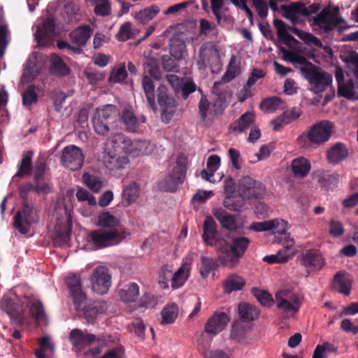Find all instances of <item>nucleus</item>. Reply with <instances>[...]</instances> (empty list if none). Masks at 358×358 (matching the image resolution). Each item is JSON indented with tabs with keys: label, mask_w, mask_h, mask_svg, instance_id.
Wrapping results in <instances>:
<instances>
[{
	"label": "nucleus",
	"mask_w": 358,
	"mask_h": 358,
	"mask_svg": "<svg viewBox=\"0 0 358 358\" xmlns=\"http://www.w3.org/2000/svg\"><path fill=\"white\" fill-rule=\"evenodd\" d=\"M250 240L244 236L234 237L231 242L223 240L220 242L218 260L224 266L234 268L245 253Z\"/></svg>",
	"instance_id": "nucleus-1"
},
{
	"label": "nucleus",
	"mask_w": 358,
	"mask_h": 358,
	"mask_svg": "<svg viewBox=\"0 0 358 358\" xmlns=\"http://www.w3.org/2000/svg\"><path fill=\"white\" fill-rule=\"evenodd\" d=\"M334 129V124L327 120L319 121L300 134L296 141L299 146L303 148L311 145H321L327 142Z\"/></svg>",
	"instance_id": "nucleus-2"
},
{
	"label": "nucleus",
	"mask_w": 358,
	"mask_h": 358,
	"mask_svg": "<svg viewBox=\"0 0 358 358\" xmlns=\"http://www.w3.org/2000/svg\"><path fill=\"white\" fill-rule=\"evenodd\" d=\"M144 71L145 74L142 78V87L147 100L148 107L157 112L158 110L157 105L155 102V85L153 79L155 80H159L162 78V73L159 69L158 59L148 57H145L144 62Z\"/></svg>",
	"instance_id": "nucleus-3"
},
{
	"label": "nucleus",
	"mask_w": 358,
	"mask_h": 358,
	"mask_svg": "<svg viewBox=\"0 0 358 358\" xmlns=\"http://www.w3.org/2000/svg\"><path fill=\"white\" fill-rule=\"evenodd\" d=\"M128 235L124 229H96L90 231L87 242L90 249L97 250L119 244Z\"/></svg>",
	"instance_id": "nucleus-4"
},
{
	"label": "nucleus",
	"mask_w": 358,
	"mask_h": 358,
	"mask_svg": "<svg viewBox=\"0 0 358 358\" xmlns=\"http://www.w3.org/2000/svg\"><path fill=\"white\" fill-rule=\"evenodd\" d=\"M117 120V112L115 106L106 105L102 108L96 109L92 117L94 131L100 136H106L110 130L115 127Z\"/></svg>",
	"instance_id": "nucleus-5"
},
{
	"label": "nucleus",
	"mask_w": 358,
	"mask_h": 358,
	"mask_svg": "<svg viewBox=\"0 0 358 358\" xmlns=\"http://www.w3.org/2000/svg\"><path fill=\"white\" fill-rule=\"evenodd\" d=\"M187 157L180 154L176 159V166L169 176L159 182V188L168 192H175L179 185L183 183L186 178Z\"/></svg>",
	"instance_id": "nucleus-6"
},
{
	"label": "nucleus",
	"mask_w": 358,
	"mask_h": 358,
	"mask_svg": "<svg viewBox=\"0 0 358 358\" xmlns=\"http://www.w3.org/2000/svg\"><path fill=\"white\" fill-rule=\"evenodd\" d=\"M40 211L28 202L22 203L21 208L14 216L15 228L22 234H27L33 224L39 220Z\"/></svg>",
	"instance_id": "nucleus-7"
},
{
	"label": "nucleus",
	"mask_w": 358,
	"mask_h": 358,
	"mask_svg": "<svg viewBox=\"0 0 358 358\" xmlns=\"http://www.w3.org/2000/svg\"><path fill=\"white\" fill-rule=\"evenodd\" d=\"M304 78L313 85L315 92H321L332 83V76L320 69L310 62L307 66L299 67Z\"/></svg>",
	"instance_id": "nucleus-8"
},
{
	"label": "nucleus",
	"mask_w": 358,
	"mask_h": 358,
	"mask_svg": "<svg viewBox=\"0 0 358 358\" xmlns=\"http://www.w3.org/2000/svg\"><path fill=\"white\" fill-rule=\"evenodd\" d=\"M275 301L277 308L282 312L284 319L289 318L296 314L301 302L299 296L289 289H282L276 292Z\"/></svg>",
	"instance_id": "nucleus-9"
},
{
	"label": "nucleus",
	"mask_w": 358,
	"mask_h": 358,
	"mask_svg": "<svg viewBox=\"0 0 358 358\" xmlns=\"http://www.w3.org/2000/svg\"><path fill=\"white\" fill-rule=\"evenodd\" d=\"M157 97L161 110L162 120L165 123H169L176 112L175 99L169 95L167 87L162 84L157 87Z\"/></svg>",
	"instance_id": "nucleus-10"
},
{
	"label": "nucleus",
	"mask_w": 358,
	"mask_h": 358,
	"mask_svg": "<svg viewBox=\"0 0 358 358\" xmlns=\"http://www.w3.org/2000/svg\"><path fill=\"white\" fill-rule=\"evenodd\" d=\"M115 151H122L125 154L138 156L141 152L139 143L132 141L122 133L113 134L108 139Z\"/></svg>",
	"instance_id": "nucleus-11"
},
{
	"label": "nucleus",
	"mask_w": 358,
	"mask_h": 358,
	"mask_svg": "<svg viewBox=\"0 0 358 358\" xmlns=\"http://www.w3.org/2000/svg\"><path fill=\"white\" fill-rule=\"evenodd\" d=\"M92 289L99 294L107 293L111 285V276L106 267H96L90 277Z\"/></svg>",
	"instance_id": "nucleus-12"
},
{
	"label": "nucleus",
	"mask_w": 358,
	"mask_h": 358,
	"mask_svg": "<svg viewBox=\"0 0 358 358\" xmlns=\"http://www.w3.org/2000/svg\"><path fill=\"white\" fill-rule=\"evenodd\" d=\"M61 159L65 167L76 171L83 166L84 155L80 148L74 145H71L63 149Z\"/></svg>",
	"instance_id": "nucleus-13"
},
{
	"label": "nucleus",
	"mask_w": 358,
	"mask_h": 358,
	"mask_svg": "<svg viewBox=\"0 0 358 358\" xmlns=\"http://www.w3.org/2000/svg\"><path fill=\"white\" fill-rule=\"evenodd\" d=\"M65 282L70 291L76 309H79L87 299L82 289L80 278L74 274L69 275L66 278Z\"/></svg>",
	"instance_id": "nucleus-14"
},
{
	"label": "nucleus",
	"mask_w": 358,
	"mask_h": 358,
	"mask_svg": "<svg viewBox=\"0 0 358 358\" xmlns=\"http://www.w3.org/2000/svg\"><path fill=\"white\" fill-rule=\"evenodd\" d=\"M229 318L224 312H215L205 324V332L210 335H217L227 327Z\"/></svg>",
	"instance_id": "nucleus-15"
},
{
	"label": "nucleus",
	"mask_w": 358,
	"mask_h": 358,
	"mask_svg": "<svg viewBox=\"0 0 358 358\" xmlns=\"http://www.w3.org/2000/svg\"><path fill=\"white\" fill-rule=\"evenodd\" d=\"M273 25L276 29L277 35L280 41L286 45H289L290 42L296 41L294 37L287 32L288 31L295 34L299 38L303 32V31H300L294 27L287 26L282 20L277 18L273 20Z\"/></svg>",
	"instance_id": "nucleus-16"
},
{
	"label": "nucleus",
	"mask_w": 358,
	"mask_h": 358,
	"mask_svg": "<svg viewBox=\"0 0 358 358\" xmlns=\"http://www.w3.org/2000/svg\"><path fill=\"white\" fill-rule=\"evenodd\" d=\"M55 21L53 16H48L43 22L42 25L37 27L36 38L38 43L48 41L56 35Z\"/></svg>",
	"instance_id": "nucleus-17"
},
{
	"label": "nucleus",
	"mask_w": 358,
	"mask_h": 358,
	"mask_svg": "<svg viewBox=\"0 0 358 358\" xmlns=\"http://www.w3.org/2000/svg\"><path fill=\"white\" fill-rule=\"evenodd\" d=\"M103 162L107 169L115 171L124 169L129 163V159L127 156L116 154L115 151L106 150L103 155Z\"/></svg>",
	"instance_id": "nucleus-18"
},
{
	"label": "nucleus",
	"mask_w": 358,
	"mask_h": 358,
	"mask_svg": "<svg viewBox=\"0 0 358 358\" xmlns=\"http://www.w3.org/2000/svg\"><path fill=\"white\" fill-rule=\"evenodd\" d=\"M72 345L78 348L83 349L86 345L92 344L96 341H99L100 338H96L92 334H87L78 329H73L69 335Z\"/></svg>",
	"instance_id": "nucleus-19"
},
{
	"label": "nucleus",
	"mask_w": 358,
	"mask_h": 358,
	"mask_svg": "<svg viewBox=\"0 0 358 358\" xmlns=\"http://www.w3.org/2000/svg\"><path fill=\"white\" fill-rule=\"evenodd\" d=\"M302 264L313 271L320 270L324 264L321 254L316 250H306L301 257Z\"/></svg>",
	"instance_id": "nucleus-20"
},
{
	"label": "nucleus",
	"mask_w": 358,
	"mask_h": 358,
	"mask_svg": "<svg viewBox=\"0 0 358 358\" xmlns=\"http://www.w3.org/2000/svg\"><path fill=\"white\" fill-rule=\"evenodd\" d=\"M216 45L212 42L204 43L200 48L196 64L199 69H205L211 59L217 55Z\"/></svg>",
	"instance_id": "nucleus-21"
},
{
	"label": "nucleus",
	"mask_w": 358,
	"mask_h": 358,
	"mask_svg": "<svg viewBox=\"0 0 358 358\" xmlns=\"http://www.w3.org/2000/svg\"><path fill=\"white\" fill-rule=\"evenodd\" d=\"M1 309L6 312L10 319L19 323H23L26 318L22 310L19 309L15 302L9 298H3L0 303Z\"/></svg>",
	"instance_id": "nucleus-22"
},
{
	"label": "nucleus",
	"mask_w": 358,
	"mask_h": 358,
	"mask_svg": "<svg viewBox=\"0 0 358 358\" xmlns=\"http://www.w3.org/2000/svg\"><path fill=\"white\" fill-rule=\"evenodd\" d=\"M326 156L330 164H337L348 157V150L344 143L338 142L327 151Z\"/></svg>",
	"instance_id": "nucleus-23"
},
{
	"label": "nucleus",
	"mask_w": 358,
	"mask_h": 358,
	"mask_svg": "<svg viewBox=\"0 0 358 358\" xmlns=\"http://www.w3.org/2000/svg\"><path fill=\"white\" fill-rule=\"evenodd\" d=\"M217 236V224L213 218L207 216L203 222L202 238L208 245H213Z\"/></svg>",
	"instance_id": "nucleus-24"
},
{
	"label": "nucleus",
	"mask_w": 358,
	"mask_h": 358,
	"mask_svg": "<svg viewBox=\"0 0 358 358\" xmlns=\"http://www.w3.org/2000/svg\"><path fill=\"white\" fill-rule=\"evenodd\" d=\"M92 29L89 24L79 26L69 33L72 42L78 46H85L91 37Z\"/></svg>",
	"instance_id": "nucleus-25"
},
{
	"label": "nucleus",
	"mask_w": 358,
	"mask_h": 358,
	"mask_svg": "<svg viewBox=\"0 0 358 358\" xmlns=\"http://www.w3.org/2000/svg\"><path fill=\"white\" fill-rule=\"evenodd\" d=\"M215 217L220 222L222 228L229 231H234L237 228L236 220L234 215L229 213L223 208H215L213 210Z\"/></svg>",
	"instance_id": "nucleus-26"
},
{
	"label": "nucleus",
	"mask_w": 358,
	"mask_h": 358,
	"mask_svg": "<svg viewBox=\"0 0 358 358\" xmlns=\"http://www.w3.org/2000/svg\"><path fill=\"white\" fill-rule=\"evenodd\" d=\"M121 120L127 131L135 133L138 131L141 122H145V117L143 116L141 120H138L132 111L124 110L121 115Z\"/></svg>",
	"instance_id": "nucleus-27"
},
{
	"label": "nucleus",
	"mask_w": 358,
	"mask_h": 358,
	"mask_svg": "<svg viewBox=\"0 0 358 358\" xmlns=\"http://www.w3.org/2000/svg\"><path fill=\"white\" fill-rule=\"evenodd\" d=\"M333 288L338 292L348 296L351 291V281L345 272H337L333 280Z\"/></svg>",
	"instance_id": "nucleus-28"
},
{
	"label": "nucleus",
	"mask_w": 358,
	"mask_h": 358,
	"mask_svg": "<svg viewBox=\"0 0 358 358\" xmlns=\"http://www.w3.org/2000/svg\"><path fill=\"white\" fill-rule=\"evenodd\" d=\"M291 169L295 177L304 178L309 173L311 165L307 158L299 157L292 161Z\"/></svg>",
	"instance_id": "nucleus-29"
},
{
	"label": "nucleus",
	"mask_w": 358,
	"mask_h": 358,
	"mask_svg": "<svg viewBox=\"0 0 358 358\" xmlns=\"http://www.w3.org/2000/svg\"><path fill=\"white\" fill-rule=\"evenodd\" d=\"M330 11L328 8H324L319 14L313 18V24L322 29L325 33L333 29V26L338 24V22L329 20Z\"/></svg>",
	"instance_id": "nucleus-30"
},
{
	"label": "nucleus",
	"mask_w": 358,
	"mask_h": 358,
	"mask_svg": "<svg viewBox=\"0 0 358 358\" xmlns=\"http://www.w3.org/2000/svg\"><path fill=\"white\" fill-rule=\"evenodd\" d=\"M245 285L244 278L236 273L230 274L223 282L224 292L231 294L233 292L243 289Z\"/></svg>",
	"instance_id": "nucleus-31"
},
{
	"label": "nucleus",
	"mask_w": 358,
	"mask_h": 358,
	"mask_svg": "<svg viewBox=\"0 0 358 358\" xmlns=\"http://www.w3.org/2000/svg\"><path fill=\"white\" fill-rule=\"evenodd\" d=\"M119 295L124 303L134 302L139 296V287L136 282H129L120 290Z\"/></svg>",
	"instance_id": "nucleus-32"
},
{
	"label": "nucleus",
	"mask_w": 358,
	"mask_h": 358,
	"mask_svg": "<svg viewBox=\"0 0 358 358\" xmlns=\"http://www.w3.org/2000/svg\"><path fill=\"white\" fill-rule=\"evenodd\" d=\"M139 196V188L136 182H132L126 186L122 191V204L129 206L134 203Z\"/></svg>",
	"instance_id": "nucleus-33"
},
{
	"label": "nucleus",
	"mask_w": 358,
	"mask_h": 358,
	"mask_svg": "<svg viewBox=\"0 0 358 358\" xmlns=\"http://www.w3.org/2000/svg\"><path fill=\"white\" fill-rule=\"evenodd\" d=\"M238 315L243 321L250 322L257 318L259 311L255 306L247 303H241L238 306Z\"/></svg>",
	"instance_id": "nucleus-34"
},
{
	"label": "nucleus",
	"mask_w": 358,
	"mask_h": 358,
	"mask_svg": "<svg viewBox=\"0 0 358 358\" xmlns=\"http://www.w3.org/2000/svg\"><path fill=\"white\" fill-rule=\"evenodd\" d=\"M255 117L253 112H246L233 123L231 128L234 131L239 133L243 132L254 122Z\"/></svg>",
	"instance_id": "nucleus-35"
},
{
	"label": "nucleus",
	"mask_w": 358,
	"mask_h": 358,
	"mask_svg": "<svg viewBox=\"0 0 358 358\" xmlns=\"http://www.w3.org/2000/svg\"><path fill=\"white\" fill-rule=\"evenodd\" d=\"M339 182V175L338 173L329 174L324 171L320 172L318 175V182L322 187L327 189L336 188Z\"/></svg>",
	"instance_id": "nucleus-36"
},
{
	"label": "nucleus",
	"mask_w": 358,
	"mask_h": 358,
	"mask_svg": "<svg viewBox=\"0 0 358 358\" xmlns=\"http://www.w3.org/2000/svg\"><path fill=\"white\" fill-rule=\"evenodd\" d=\"M50 62V71L53 74L61 76H65L69 74L70 69L59 56L52 55Z\"/></svg>",
	"instance_id": "nucleus-37"
},
{
	"label": "nucleus",
	"mask_w": 358,
	"mask_h": 358,
	"mask_svg": "<svg viewBox=\"0 0 358 358\" xmlns=\"http://www.w3.org/2000/svg\"><path fill=\"white\" fill-rule=\"evenodd\" d=\"M189 265L183 264L180 268L174 273H172L171 287L173 289L181 287L188 278Z\"/></svg>",
	"instance_id": "nucleus-38"
},
{
	"label": "nucleus",
	"mask_w": 358,
	"mask_h": 358,
	"mask_svg": "<svg viewBox=\"0 0 358 358\" xmlns=\"http://www.w3.org/2000/svg\"><path fill=\"white\" fill-rule=\"evenodd\" d=\"M31 317L36 321H41L45 317L44 307L41 301L34 299L27 304Z\"/></svg>",
	"instance_id": "nucleus-39"
},
{
	"label": "nucleus",
	"mask_w": 358,
	"mask_h": 358,
	"mask_svg": "<svg viewBox=\"0 0 358 358\" xmlns=\"http://www.w3.org/2000/svg\"><path fill=\"white\" fill-rule=\"evenodd\" d=\"M280 52L282 54V59L292 64H299L307 66L310 62L305 57L294 52L289 51L282 46L278 47Z\"/></svg>",
	"instance_id": "nucleus-40"
},
{
	"label": "nucleus",
	"mask_w": 358,
	"mask_h": 358,
	"mask_svg": "<svg viewBox=\"0 0 358 358\" xmlns=\"http://www.w3.org/2000/svg\"><path fill=\"white\" fill-rule=\"evenodd\" d=\"M170 54L176 59H181L186 50L185 42L179 38H173L169 44Z\"/></svg>",
	"instance_id": "nucleus-41"
},
{
	"label": "nucleus",
	"mask_w": 358,
	"mask_h": 358,
	"mask_svg": "<svg viewBox=\"0 0 358 358\" xmlns=\"http://www.w3.org/2000/svg\"><path fill=\"white\" fill-rule=\"evenodd\" d=\"M162 324H172L175 322L178 315V308L176 304L166 305L161 313Z\"/></svg>",
	"instance_id": "nucleus-42"
},
{
	"label": "nucleus",
	"mask_w": 358,
	"mask_h": 358,
	"mask_svg": "<svg viewBox=\"0 0 358 358\" xmlns=\"http://www.w3.org/2000/svg\"><path fill=\"white\" fill-rule=\"evenodd\" d=\"M159 12V8L157 6H152L151 7L146 8L141 10L136 15V20L142 24H146L150 20L153 19Z\"/></svg>",
	"instance_id": "nucleus-43"
},
{
	"label": "nucleus",
	"mask_w": 358,
	"mask_h": 358,
	"mask_svg": "<svg viewBox=\"0 0 358 358\" xmlns=\"http://www.w3.org/2000/svg\"><path fill=\"white\" fill-rule=\"evenodd\" d=\"M85 301L82 304L81 308L76 309L83 312L84 317L88 323L93 322L99 314L103 313V308L100 306H85Z\"/></svg>",
	"instance_id": "nucleus-44"
},
{
	"label": "nucleus",
	"mask_w": 358,
	"mask_h": 358,
	"mask_svg": "<svg viewBox=\"0 0 358 358\" xmlns=\"http://www.w3.org/2000/svg\"><path fill=\"white\" fill-rule=\"evenodd\" d=\"M120 220L111 215L108 211H105L98 217V225L103 227H115L118 226Z\"/></svg>",
	"instance_id": "nucleus-45"
},
{
	"label": "nucleus",
	"mask_w": 358,
	"mask_h": 358,
	"mask_svg": "<svg viewBox=\"0 0 358 358\" xmlns=\"http://www.w3.org/2000/svg\"><path fill=\"white\" fill-rule=\"evenodd\" d=\"M217 262L213 258L201 257L200 274L203 278H207L210 273L217 268Z\"/></svg>",
	"instance_id": "nucleus-46"
},
{
	"label": "nucleus",
	"mask_w": 358,
	"mask_h": 358,
	"mask_svg": "<svg viewBox=\"0 0 358 358\" xmlns=\"http://www.w3.org/2000/svg\"><path fill=\"white\" fill-rule=\"evenodd\" d=\"M337 348L329 342L317 345L314 350L312 358H327L329 352H336Z\"/></svg>",
	"instance_id": "nucleus-47"
},
{
	"label": "nucleus",
	"mask_w": 358,
	"mask_h": 358,
	"mask_svg": "<svg viewBox=\"0 0 358 358\" xmlns=\"http://www.w3.org/2000/svg\"><path fill=\"white\" fill-rule=\"evenodd\" d=\"M283 101L278 96H272L264 99L260 107L269 111H275L282 108Z\"/></svg>",
	"instance_id": "nucleus-48"
},
{
	"label": "nucleus",
	"mask_w": 358,
	"mask_h": 358,
	"mask_svg": "<svg viewBox=\"0 0 358 358\" xmlns=\"http://www.w3.org/2000/svg\"><path fill=\"white\" fill-rule=\"evenodd\" d=\"M223 205L229 210L241 211L244 205V201L241 196H227L224 199Z\"/></svg>",
	"instance_id": "nucleus-49"
},
{
	"label": "nucleus",
	"mask_w": 358,
	"mask_h": 358,
	"mask_svg": "<svg viewBox=\"0 0 358 358\" xmlns=\"http://www.w3.org/2000/svg\"><path fill=\"white\" fill-rule=\"evenodd\" d=\"M22 103L26 106H30L38 101V94L36 92V86L30 85L22 95Z\"/></svg>",
	"instance_id": "nucleus-50"
},
{
	"label": "nucleus",
	"mask_w": 358,
	"mask_h": 358,
	"mask_svg": "<svg viewBox=\"0 0 358 358\" xmlns=\"http://www.w3.org/2000/svg\"><path fill=\"white\" fill-rule=\"evenodd\" d=\"M37 67L34 62H28L22 76V82L26 83L32 82L37 77Z\"/></svg>",
	"instance_id": "nucleus-51"
},
{
	"label": "nucleus",
	"mask_w": 358,
	"mask_h": 358,
	"mask_svg": "<svg viewBox=\"0 0 358 358\" xmlns=\"http://www.w3.org/2000/svg\"><path fill=\"white\" fill-rule=\"evenodd\" d=\"M83 180L90 189L95 193L99 192L102 187V181L99 178L90 173H84Z\"/></svg>",
	"instance_id": "nucleus-52"
},
{
	"label": "nucleus",
	"mask_w": 358,
	"mask_h": 358,
	"mask_svg": "<svg viewBox=\"0 0 358 358\" xmlns=\"http://www.w3.org/2000/svg\"><path fill=\"white\" fill-rule=\"evenodd\" d=\"M265 193V187L259 181H257L255 185H252V187L247 192L243 193V197L250 199H259L262 198Z\"/></svg>",
	"instance_id": "nucleus-53"
},
{
	"label": "nucleus",
	"mask_w": 358,
	"mask_h": 358,
	"mask_svg": "<svg viewBox=\"0 0 358 358\" xmlns=\"http://www.w3.org/2000/svg\"><path fill=\"white\" fill-rule=\"evenodd\" d=\"M252 293L262 306L265 307L271 306L273 301L271 295L266 291L255 287L252 289Z\"/></svg>",
	"instance_id": "nucleus-54"
},
{
	"label": "nucleus",
	"mask_w": 358,
	"mask_h": 358,
	"mask_svg": "<svg viewBox=\"0 0 358 358\" xmlns=\"http://www.w3.org/2000/svg\"><path fill=\"white\" fill-rule=\"evenodd\" d=\"M241 73L240 67L236 64L235 57H232L224 73L222 80L224 82H229Z\"/></svg>",
	"instance_id": "nucleus-55"
},
{
	"label": "nucleus",
	"mask_w": 358,
	"mask_h": 358,
	"mask_svg": "<svg viewBox=\"0 0 358 358\" xmlns=\"http://www.w3.org/2000/svg\"><path fill=\"white\" fill-rule=\"evenodd\" d=\"M31 158L32 152H30L28 155H27L22 159L21 163L20 164L18 171L15 174V176L22 177L24 175L29 174L30 173V171L32 169Z\"/></svg>",
	"instance_id": "nucleus-56"
},
{
	"label": "nucleus",
	"mask_w": 358,
	"mask_h": 358,
	"mask_svg": "<svg viewBox=\"0 0 358 358\" xmlns=\"http://www.w3.org/2000/svg\"><path fill=\"white\" fill-rule=\"evenodd\" d=\"M92 6H94V12L98 16H108L111 13L110 0H101Z\"/></svg>",
	"instance_id": "nucleus-57"
},
{
	"label": "nucleus",
	"mask_w": 358,
	"mask_h": 358,
	"mask_svg": "<svg viewBox=\"0 0 358 358\" xmlns=\"http://www.w3.org/2000/svg\"><path fill=\"white\" fill-rule=\"evenodd\" d=\"M290 255L285 253V250H280L275 255H271L264 257L263 260L269 264H283L287 262Z\"/></svg>",
	"instance_id": "nucleus-58"
},
{
	"label": "nucleus",
	"mask_w": 358,
	"mask_h": 358,
	"mask_svg": "<svg viewBox=\"0 0 358 358\" xmlns=\"http://www.w3.org/2000/svg\"><path fill=\"white\" fill-rule=\"evenodd\" d=\"M271 222H274L271 229L274 231V234L282 235L285 236V238L287 239L289 236V234L287 233L288 222L282 219L279 218L271 220Z\"/></svg>",
	"instance_id": "nucleus-59"
},
{
	"label": "nucleus",
	"mask_w": 358,
	"mask_h": 358,
	"mask_svg": "<svg viewBox=\"0 0 358 358\" xmlns=\"http://www.w3.org/2000/svg\"><path fill=\"white\" fill-rule=\"evenodd\" d=\"M127 76V73L126 71V67L124 64H122L121 66L118 67L116 69H114L109 77L108 81L110 83H117L123 82Z\"/></svg>",
	"instance_id": "nucleus-60"
},
{
	"label": "nucleus",
	"mask_w": 358,
	"mask_h": 358,
	"mask_svg": "<svg viewBox=\"0 0 358 358\" xmlns=\"http://www.w3.org/2000/svg\"><path fill=\"white\" fill-rule=\"evenodd\" d=\"M172 270L169 269L168 266L165 265L161 268L159 275V285L163 289L169 287V281H171Z\"/></svg>",
	"instance_id": "nucleus-61"
},
{
	"label": "nucleus",
	"mask_w": 358,
	"mask_h": 358,
	"mask_svg": "<svg viewBox=\"0 0 358 358\" xmlns=\"http://www.w3.org/2000/svg\"><path fill=\"white\" fill-rule=\"evenodd\" d=\"M116 38L119 41H126L132 38L131 24L130 22L123 24L117 33Z\"/></svg>",
	"instance_id": "nucleus-62"
},
{
	"label": "nucleus",
	"mask_w": 358,
	"mask_h": 358,
	"mask_svg": "<svg viewBox=\"0 0 358 358\" xmlns=\"http://www.w3.org/2000/svg\"><path fill=\"white\" fill-rule=\"evenodd\" d=\"M57 46L59 49H66L68 52L71 55H81L83 53V46L71 45L68 42L59 40L57 42Z\"/></svg>",
	"instance_id": "nucleus-63"
},
{
	"label": "nucleus",
	"mask_w": 358,
	"mask_h": 358,
	"mask_svg": "<svg viewBox=\"0 0 358 358\" xmlns=\"http://www.w3.org/2000/svg\"><path fill=\"white\" fill-rule=\"evenodd\" d=\"M176 59L174 57L169 55H164L162 58V65L166 71H177L178 65Z\"/></svg>",
	"instance_id": "nucleus-64"
}]
</instances>
